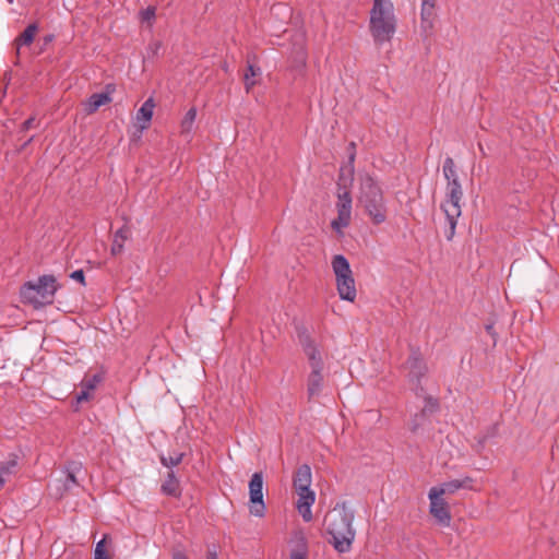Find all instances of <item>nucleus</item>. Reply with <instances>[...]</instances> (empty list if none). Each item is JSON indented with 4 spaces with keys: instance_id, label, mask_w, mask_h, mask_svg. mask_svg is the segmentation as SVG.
I'll list each match as a JSON object with an SVG mask.
<instances>
[{
    "instance_id": "nucleus-24",
    "label": "nucleus",
    "mask_w": 559,
    "mask_h": 559,
    "mask_svg": "<svg viewBox=\"0 0 559 559\" xmlns=\"http://www.w3.org/2000/svg\"><path fill=\"white\" fill-rule=\"evenodd\" d=\"M436 7V0H421L420 19L423 23H430Z\"/></svg>"
},
{
    "instance_id": "nucleus-37",
    "label": "nucleus",
    "mask_w": 559,
    "mask_h": 559,
    "mask_svg": "<svg viewBox=\"0 0 559 559\" xmlns=\"http://www.w3.org/2000/svg\"><path fill=\"white\" fill-rule=\"evenodd\" d=\"M173 559H187L182 552H175Z\"/></svg>"
},
{
    "instance_id": "nucleus-34",
    "label": "nucleus",
    "mask_w": 559,
    "mask_h": 559,
    "mask_svg": "<svg viewBox=\"0 0 559 559\" xmlns=\"http://www.w3.org/2000/svg\"><path fill=\"white\" fill-rule=\"evenodd\" d=\"M485 330L492 337L493 345H496V343H497V332L495 330L493 323L486 324Z\"/></svg>"
},
{
    "instance_id": "nucleus-23",
    "label": "nucleus",
    "mask_w": 559,
    "mask_h": 559,
    "mask_svg": "<svg viewBox=\"0 0 559 559\" xmlns=\"http://www.w3.org/2000/svg\"><path fill=\"white\" fill-rule=\"evenodd\" d=\"M130 236V228L127 225H123L121 228H119L115 235L114 240L111 245V254L118 255L123 251L124 241Z\"/></svg>"
},
{
    "instance_id": "nucleus-16",
    "label": "nucleus",
    "mask_w": 559,
    "mask_h": 559,
    "mask_svg": "<svg viewBox=\"0 0 559 559\" xmlns=\"http://www.w3.org/2000/svg\"><path fill=\"white\" fill-rule=\"evenodd\" d=\"M103 380L104 372L102 371L93 374L92 377H85L80 383L81 391L75 396L76 403L80 404L88 401L92 397V392Z\"/></svg>"
},
{
    "instance_id": "nucleus-10",
    "label": "nucleus",
    "mask_w": 559,
    "mask_h": 559,
    "mask_svg": "<svg viewBox=\"0 0 559 559\" xmlns=\"http://www.w3.org/2000/svg\"><path fill=\"white\" fill-rule=\"evenodd\" d=\"M405 364L408 369L407 377L409 381L416 384V390L423 391L420 382L426 376L428 368L420 354L417 350L412 352Z\"/></svg>"
},
{
    "instance_id": "nucleus-1",
    "label": "nucleus",
    "mask_w": 559,
    "mask_h": 559,
    "mask_svg": "<svg viewBox=\"0 0 559 559\" xmlns=\"http://www.w3.org/2000/svg\"><path fill=\"white\" fill-rule=\"evenodd\" d=\"M354 511L348 508L347 502L343 501L328 513L324 523L329 540L338 552L350 550L355 539V530L353 528Z\"/></svg>"
},
{
    "instance_id": "nucleus-12",
    "label": "nucleus",
    "mask_w": 559,
    "mask_h": 559,
    "mask_svg": "<svg viewBox=\"0 0 559 559\" xmlns=\"http://www.w3.org/2000/svg\"><path fill=\"white\" fill-rule=\"evenodd\" d=\"M428 498L430 500V514L443 526H449L451 523V513L447 501L440 497H432V491L429 490Z\"/></svg>"
},
{
    "instance_id": "nucleus-39",
    "label": "nucleus",
    "mask_w": 559,
    "mask_h": 559,
    "mask_svg": "<svg viewBox=\"0 0 559 559\" xmlns=\"http://www.w3.org/2000/svg\"><path fill=\"white\" fill-rule=\"evenodd\" d=\"M32 139H33V138H29V139L25 142V144L23 145V147H24V146H26L29 142H32Z\"/></svg>"
},
{
    "instance_id": "nucleus-8",
    "label": "nucleus",
    "mask_w": 559,
    "mask_h": 559,
    "mask_svg": "<svg viewBox=\"0 0 559 559\" xmlns=\"http://www.w3.org/2000/svg\"><path fill=\"white\" fill-rule=\"evenodd\" d=\"M347 181L348 179L346 178L345 181L338 182L340 188L336 202L337 217L331 223L332 228L338 233L349 225L352 217V197L346 188Z\"/></svg>"
},
{
    "instance_id": "nucleus-26",
    "label": "nucleus",
    "mask_w": 559,
    "mask_h": 559,
    "mask_svg": "<svg viewBox=\"0 0 559 559\" xmlns=\"http://www.w3.org/2000/svg\"><path fill=\"white\" fill-rule=\"evenodd\" d=\"M247 92L251 85H254L258 81L257 78H260L262 74L261 68L255 67L247 60Z\"/></svg>"
},
{
    "instance_id": "nucleus-31",
    "label": "nucleus",
    "mask_w": 559,
    "mask_h": 559,
    "mask_svg": "<svg viewBox=\"0 0 559 559\" xmlns=\"http://www.w3.org/2000/svg\"><path fill=\"white\" fill-rule=\"evenodd\" d=\"M272 15H284L286 19L289 16V9L283 4H275L271 8Z\"/></svg>"
},
{
    "instance_id": "nucleus-3",
    "label": "nucleus",
    "mask_w": 559,
    "mask_h": 559,
    "mask_svg": "<svg viewBox=\"0 0 559 559\" xmlns=\"http://www.w3.org/2000/svg\"><path fill=\"white\" fill-rule=\"evenodd\" d=\"M299 342L307 357L309 371L306 377V388L308 400L311 401L319 397L325 386L324 361L321 350L307 333L299 334Z\"/></svg>"
},
{
    "instance_id": "nucleus-14",
    "label": "nucleus",
    "mask_w": 559,
    "mask_h": 559,
    "mask_svg": "<svg viewBox=\"0 0 559 559\" xmlns=\"http://www.w3.org/2000/svg\"><path fill=\"white\" fill-rule=\"evenodd\" d=\"M115 91L114 85L107 84L106 91L102 93L92 94L84 103L83 109L86 115H92L96 112L99 107L111 103V94Z\"/></svg>"
},
{
    "instance_id": "nucleus-21",
    "label": "nucleus",
    "mask_w": 559,
    "mask_h": 559,
    "mask_svg": "<svg viewBox=\"0 0 559 559\" xmlns=\"http://www.w3.org/2000/svg\"><path fill=\"white\" fill-rule=\"evenodd\" d=\"M160 490L166 496L176 497V498L180 497L181 490H180L179 480L177 479V477L175 476V473L173 471H170L167 474L166 479L162 484Z\"/></svg>"
},
{
    "instance_id": "nucleus-2",
    "label": "nucleus",
    "mask_w": 559,
    "mask_h": 559,
    "mask_svg": "<svg viewBox=\"0 0 559 559\" xmlns=\"http://www.w3.org/2000/svg\"><path fill=\"white\" fill-rule=\"evenodd\" d=\"M443 177L447 180L445 200L441 209L445 214L449 228L445 230L448 240H452L455 235L457 218L462 213L463 189L460 182L456 166L452 157H447L442 166Z\"/></svg>"
},
{
    "instance_id": "nucleus-32",
    "label": "nucleus",
    "mask_w": 559,
    "mask_h": 559,
    "mask_svg": "<svg viewBox=\"0 0 559 559\" xmlns=\"http://www.w3.org/2000/svg\"><path fill=\"white\" fill-rule=\"evenodd\" d=\"M70 277L74 281H78L83 286H85V275L83 270H76L70 274Z\"/></svg>"
},
{
    "instance_id": "nucleus-15",
    "label": "nucleus",
    "mask_w": 559,
    "mask_h": 559,
    "mask_svg": "<svg viewBox=\"0 0 559 559\" xmlns=\"http://www.w3.org/2000/svg\"><path fill=\"white\" fill-rule=\"evenodd\" d=\"M298 499L296 502V508L301 515L302 520L305 522L312 521V512L311 507L313 506L316 501V493L311 489H305V490H295Z\"/></svg>"
},
{
    "instance_id": "nucleus-17",
    "label": "nucleus",
    "mask_w": 559,
    "mask_h": 559,
    "mask_svg": "<svg viewBox=\"0 0 559 559\" xmlns=\"http://www.w3.org/2000/svg\"><path fill=\"white\" fill-rule=\"evenodd\" d=\"M38 32V24L31 23L27 27L13 40V46L15 48V64H19L21 48L23 46H31L35 39V36Z\"/></svg>"
},
{
    "instance_id": "nucleus-13",
    "label": "nucleus",
    "mask_w": 559,
    "mask_h": 559,
    "mask_svg": "<svg viewBox=\"0 0 559 559\" xmlns=\"http://www.w3.org/2000/svg\"><path fill=\"white\" fill-rule=\"evenodd\" d=\"M83 469V465L78 461H70L63 467V473L66 474L62 488H58L59 498H62L64 493L71 490L73 487L80 486V483L76 478V475L81 473Z\"/></svg>"
},
{
    "instance_id": "nucleus-11",
    "label": "nucleus",
    "mask_w": 559,
    "mask_h": 559,
    "mask_svg": "<svg viewBox=\"0 0 559 559\" xmlns=\"http://www.w3.org/2000/svg\"><path fill=\"white\" fill-rule=\"evenodd\" d=\"M460 489L476 490L474 479L469 476H464L460 479H452L430 488L432 497L440 496L442 498L444 495H454Z\"/></svg>"
},
{
    "instance_id": "nucleus-38",
    "label": "nucleus",
    "mask_w": 559,
    "mask_h": 559,
    "mask_svg": "<svg viewBox=\"0 0 559 559\" xmlns=\"http://www.w3.org/2000/svg\"><path fill=\"white\" fill-rule=\"evenodd\" d=\"M52 38H53V35H48V36H46V37H45V43H49V41H51V40H52Z\"/></svg>"
},
{
    "instance_id": "nucleus-30",
    "label": "nucleus",
    "mask_w": 559,
    "mask_h": 559,
    "mask_svg": "<svg viewBox=\"0 0 559 559\" xmlns=\"http://www.w3.org/2000/svg\"><path fill=\"white\" fill-rule=\"evenodd\" d=\"M141 20L152 22L156 16V9L154 7H147L140 12Z\"/></svg>"
},
{
    "instance_id": "nucleus-19",
    "label": "nucleus",
    "mask_w": 559,
    "mask_h": 559,
    "mask_svg": "<svg viewBox=\"0 0 559 559\" xmlns=\"http://www.w3.org/2000/svg\"><path fill=\"white\" fill-rule=\"evenodd\" d=\"M155 104L152 97L147 98L136 112V120L140 131L147 129L151 124Z\"/></svg>"
},
{
    "instance_id": "nucleus-35",
    "label": "nucleus",
    "mask_w": 559,
    "mask_h": 559,
    "mask_svg": "<svg viewBox=\"0 0 559 559\" xmlns=\"http://www.w3.org/2000/svg\"><path fill=\"white\" fill-rule=\"evenodd\" d=\"M427 405L429 406L431 412L438 408V402L432 397H427Z\"/></svg>"
},
{
    "instance_id": "nucleus-9",
    "label": "nucleus",
    "mask_w": 559,
    "mask_h": 559,
    "mask_svg": "<svg viewBox=\"0 0 559 559\" xmlns=\"http://www.w3.org/2000/svg\"><path fill=\"white\" fill-rule=\"evenodd\" d=\"M249 512L251 515L263 518L265 515L266 507L263 500V474L261 472L254 473L249 481Z\"/></svg>"
},
{
    "instance_id": "nucleus-4",
    "label": "nucleus",
    "mask_w": 559,
    "mask_h": 559,
    "mask_svg": "<svg viewBox=\"0 0 559 559\" xmlns=\"http://www.w3.org/2000/svg\"><path fill=\"white\" fill-rule=\"evenodd\" d=\"M397 20L391 0H373L369 13V32L376 45L392 40L396 32Z\"/></svg>"
},
{
    "instance_id": "nucleus-28",
    "label": "nucleus",
    "mask_w": 559,
    "mask_h": 559,
    "mask_svg": "<svg viewBox=\"0 0 559 559\" xmlns=\"http://www.w3.org/2000/svg\"><path fill=\"white\" fill-rule=\"evenodd\" d=\"M106 540H107V535H105L103 537V539H100L96 544L95 549H94V558L95 559H110V557L108 555V549L106 546Z\"/></svg>"
},
{
    "instance_id": "nucleus-29",
    "label": "nucleus",
    "mask_w": 559,
    "mask_h": 559,
    "mask_svg": "<svg viewBox=\"0 0 559 559\" xmlns=\"http://www.w3.org/2000/svg\"><path fill=\"white\" fill-rule=\"evenodd\" d=\"M163 44L160 40H152L146 48L148 59H155L159 56Z\"/></svg>"
},
{
    "instance_id": "nucleus-6",
    "label": "nucleus",
    "mask_w": 559,
    "mask_h": 559,
    "mask_svg": "<svg viewBox=\"0 0 559 559\" xmlns=\"http://www.w3.org/2000/svg\"><path fill=\"white\" fill-rule=\"evenodd\" d=\"M57 290L56 278L52 275H43L36 283L27 282L21 288V298L24 304L35 308L52 304Z\"/></svg>"
},
{
    "instance_id": "nucleus-22",
    "label": "nucleus",
    "mask_w": 559,
    "mask_h": 559,
    "mask_svg": "<svg viewBox=\"0 0 559 559\" xmlns=\"http://www.w3.org/2000/svg\"><path fill=\"white\" fill-rule=\"evenodd\" d=\"M348 165L341 168L340 173V181H345L346 177L348 182L350 183L354 179V162L356 157V144L355 142H350L348 145Z\"/></svg>"
},
{
    "instance_id": "nucleus-5",
    "label": "nucleus",
    "mask_w": 559,
    "mask_h": 559,
    "mask_svg": "<svg viewBox=\"0 0 559 559\" xmlns=\"http://www.w3.org/2000/svg\"><path fill=\"white\" fill-rule=\"evenodd\" d=\"M359 201L373 224L379 225L385 222L386 207L382 190L374 179L368 175L361 179V194Z\"/></svg>"
},
{
    "instance_id": "nucleus-25",
    "label": "nucleus",
    "mask_w": 559,
    "mask_h": 559,
    "mask_svg": "<svg viewBox=\"0 0 559 559\" xmlns=\"http://www.w3.org/2000/svg\"><path fill=\"white\" fill-rule=\"evenodd\" d=\"M195 118H197V109L194 107H192L186 112V115L181 121V124H180L181 133H190L191 132L193 123L195 121Z\"/></svg>"
},
{
    "instance_id": "nucleus-33",
    "label": "nucleus",
    "mask_w": 559,
    "mask_h": 559,
    "mask_svg": "<svg viewBox=\"0 0 559 559\" xmlns=\"http://www.w3.org/2000/svg\"><path fill=\"white\" fill-rule=\"evenodd\" d=\"M34 123H35V118H34V117H31V118L26 119V120L21 124L20 131H21V132H25V131L29 130L31 128H33V127H34Z\"/></svg>"
},
{
    "instance_id": "nucleus-20",
    "label": "nucleus",
    "mask_w": 559,
    "mask_h": 559,
    "mask_svg": "<svg viewBox=\"0 0 559 559\" xmlns=\"http://www.w3.org/2000/svg\"><path fill=\"white\" fill-rule=\"evenodd\" d=\"M311 480L312 477L310 466L307 464L299 466L295 473L293 480L295 490L310 489Z\"/></svg>"
},
{
    "instance_id": "nucleus-27",
    "label": "nucleus",
    "mask_w": 559,
    "mask_h": 559,
    "mask_svg": "<svg viewBox=\"0 0 559 559\" xmlns=\"http://www.w3.org/2000/svg\"><path fill=\"white\" fill-rule=\"evenodd\" d=\"M160 463L166 467H174L179 465L182 462L183 453L176 452L174 454H170L168 456L160 455Z\"/></svg>"
},
{
    "instance_id": "nucleus-18",
    "label": "nucleus",
    "mask_w": 559,
    "mask_h": 559,
    "mask_svg": "<svg viewBox=\"0 0 559 559\" xmlns=\"http://www.w3.org/2000/svg\"><path fill=\"white\" fill-rule=\"evenodd\" d=\"M290 559H307L308 543L304 532L297 531L290 539Z\"/></svg>"
},
{
    "instance_id": "nucleus-36",
    "label": "nucleus",
    "mask_w": 559,
    "mask_h": 559,
    "mask_svg": "<svg viewBox=\"0 0 559 559\" xmlns=\"http://www.w3.org/2000/svg\"><path fill=\"white\" fill-rule=\"evenodd\" d=\"M206 559H217L216 551L209 550Z\"/></svg>"
},
{
    "instance_id": "nucleus-7",
    "label": "nucleus",
    "mask_w": 559,
    "mask_h": 559,
    "mask_svg": "<svg viewBox=\"0 0 559 559\" xmlns=\"http://www.w3.org/2000/svg\"><path fill=\"white\" fill-rule=\"evenodd\" d=\"M332 269L336 277V288L341 299L354 301L357 290L348 260L343 254L334 255Z\"/></svg>"
}]
</instances>
